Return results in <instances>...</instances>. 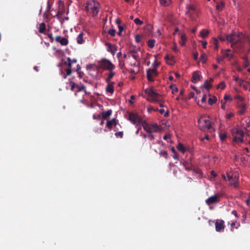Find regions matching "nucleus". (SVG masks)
Segmentation results:
<instances>
[{
	"mask_svg": "<svg viewBox=\"0 0 250 250\" xmlns=\"http://www.w3.org/2000/svg\"><path fill=\"white\" fill-rule=\"evenodd\" d=\"M221 107L223 109H225V105H226V101H223V100H221Z\"/></svg>",
	"mask_w": 250,
	"mask_h": 250,
	"instance_id": "51",
	"label": "nucleus"
},
{
	"mask_svg": "<svg viewBox=\"0 0 250 250\" xmlns=\"http://www.w3.org/2000/svg\"><path fill=\"white\" fill-rule=\"evenodd\" d=\"M158 75L157 69L155 68L153 69H148L146 71V77L148 81L153 82L154 77Z\"/></svg>",
	"mask_w": 250,
	"mask_h": 250,
	"instance_id": "6",
	"label": "nucleus"
},
{
	"mask_svg": "<svg viewBox=\"0 0 250 250\" xmlns=\"http://www.w3.org/2000/svg\"><path fill=\"white\" fill-rule=\"evenodd\" d=\"M233 141L236 143H242L243 142V137L238 136L237 135H234L233 134Z\"/></svg>",
	"mask_w": 250,
	"mask_h": 250,
	"instance_id": "27",
	"label": "nucleus"
},
{
	"mask_svg": "<svg viewBox=\"0 0 250 250\" xmlns=\"http://www.w3.org/2000/svg\"><path fill=\"white\" fill-rule=\"evenodd\" d=\"M109 73L107 77L106 78L105 81L107 83H109L110 80L112 79L113 77L115 75L116 73L113 72V70L109 71Z\"/></svg>",
	"mask_w": 250,
	"mask_h": 250,
	"instance_id": "24",
	"label": "nucleus"
},
{
	"mask_svg": "<svg viewBox=\"0 0 250 250\" xmlns=\"http://www.w3.org/2000/svg\"><path fill=\"white\" fill-rule=\"evenodd\" d=\"M215 229L217 232L223 231L225 229V222L223 220H218L215 223Z\"/></svg>",
	"mask_w": 250,
	"mask_h": 250,
	"instance_id": "9",
	"label": "nucleus"
},
{
	"mask_svg": "<svg viewBox=\"0 0 250 250\" xmlns=\"http://www.w3.org/2000/svg\"><path fill=\"white\" fill-rule=\"evenodd\" d=\"M203 87L207 89H208L211 88V85L208 84V80H207L204 83V85L203 86Z\"/></svg>",
	"mask_w": 250,
	"mask_h": 250,
	"instance_id": "37",
	"label": "nucleus"
},
{
	"mask_svg": "<svg viewBox=\"0 0 250 250\" xmlns=\"http://www.w3.org/2000/svg\"><path fill=\"white\" fill-rule=\"evenodd\" d=\"M235 223L234 222H232L231 224V231H233V228L235 227Z\"/></svg>",
	"mask_w": 250,
	"mask_h": 250,
	"instance_id": "62",
	"label": "nucleus"
},
{
	"mask_svg": "<svg viewBox=\"0 0 250 250\" xmlns=\"http://www.w3.org/2000/svg\"><path fill=\"white\" fill-rule=\"evenodd\" d=\"M55 41L56 42L60 43L62 45H67L68 43V41L66 38H61V37L60 36H58L56 37Z\"/></svg>",
	"mask_w": 250,
	"mask_h": 250,
	"instance_id": "11",
	"label": "nucleus"
},
{
	"mask_svg": "<svg viewBox=\"0 0 250 250\" xmlns=\"http://www.w3.org/2000/svg\"><path fill=\"white\" fill-rule=\"evenodd\" d=\"M117 124V121L115 119H113L112 120L108 121L106 122V126L109 129V130H111L112 128L113 125L116 126Z\"/></svg>",
	"mask_w": 250,
	"mask_h": 250,
	"instance_id": "15",
	"label": "nucleus"
},
{
	"mask_svg": "<svg viewBox=\"0 0 250 250\" xmlns=\"http://www.w3.org/2000/svg\"><path fill=\"white\" fill-rule=\"evenodd\" d=\"M105 45L108 47L107 51L108 52H111V53L112 54V55H114V54H115V53L117 50V46L114 44H112L110 43H109V42L106 43Z\"/></svg>",
	"mask_w": 250,
	"mask_h": 250,
	"instance_id": "10",
	"label": "nucleus"
},
{
	"mask_svg": "<svg viewBox=\"0 0 250 250\" xmlns=\"http://www.w3.org/2000/svg\"><path fill=\"white\" fill-rule=\"evenodd\" d=\"M70 84L71 85L70 90L71 91H74L75 90V88H77V84L74 82H73L72 81H71L70 82Z\"/></svg>",
	"mask_w": 250,
	"mask_h": 250,
	"instance_id": "40",
	"label": "nucleus"
},
{
	"mask_svg": "<svg viewBox=\"0 0 250 250\" xmlns=\"http://www.w3.org/2000/svg\"><path fill=\"white\" fill-rule=\"evenodd\" d=\"M123 134H124L123 131H119L115 133V135L116 137H119L121 138H122L123 137Z\"/></svg>",
	"mask_w": 250,
	"mask_h": 250,
	"instance_id": "45",
	"label": "nucleus"
},
{
	"mask_svg": "<svg viewBox=\"0 0 250 250\" xmlns=\"http://www.w3.org/2000/svg\"><path fill=\"white\" fill-rule=\"evenodd\" d=\"M238 108L239 109L238 113L240 115H242L245 113L246 110V105L243 103H240L238 104Z\"/></svg>",
	"mask_w": 250,
	"mask_h": 250,
	"instance_id": "16",
	"label": "nucleus"
},
{
	"mask_svg": "<svg viewBox=\"0 0 250 250\" xmlns=\"http://www.w3.org/2000/svg\"><path fill=\"white\" fill-rule=\"evenodd\" d=\"M51 9V5L49 4V2H47V8H46V12H50Z\"/></svg>",
	"mask_w": 250,
	"mask_h": 250,
	"instance_id": "57",
	"label": "nucleus"
},
{
	"mask_svg": "<svg viewBox=\"0 0 250 250\" xmlns=\"http://www.w3.org/2000/svg\"><path fill=\"white\" fill-rule=\"evenodd\" d=\"M219 137L222 141H224L227 138V134L226 133H220L219 134Z\"/></svg>",
	"mask_w": 250,
	"mask_h": 250,
	"instance_id": "42",
	"label": "nucleus"
},
{
	"mask_svg": "<svg viewBox=\"0 0 250 250\" xmlns=\"http://www.w3.org/2000/svg\"><path fill=\"white\" fill-rule=\"evenodd\" d=\"M159 154L160 155L162 156V157H164V158H165L166 159H167V157H168V154L167 153V152L166 151H161L160 152H159Z\"/></svg>",
	"mask_w": 250,
	"mask_h": 250,
	"instance_id": "38",
	"label": "nucleus"
},
{
	"mask_svg": "<svg viewBox=\"0 0 250 250\" xmlns=\"http://www.w3.org/2000/svg\"><path fill=\"white\" fill-rule=\"evenodd\" d=\"M225 5V2L223 1L217 2L216 3V8L219 11H222L224 8Z\"/></svg>",
	"mask_w": 250,
	"mask_h": 250,
	"instance_id": "22",
	"label": "nucleus"
},
{
	"mask_svg": "<svg viewBox=\"0 0 250 250\" xmlns=\"http://www.w3.org/2000/svg\"><path fill=\"white\" fill-rule=\"evenodd\" d=\"M152 65L154 66V68L156 69V67L159 66V64L158 62H157L156 60H155L154 63L152 64Z\"/></svg>",
	"mask_w": 250,
	"mask_h": 250,
	"instance_id": "60",
	"label": "nucleus"
},
{
	"mask_svg": "<svg viewBox=\"0 0 250 250\" xmlns=\"http://www.w3.org/2000/svg\"><path fill=\"white\" fill-rule=\"evenodd\" d=\"M201 78L202 76L199 75L198 72L197 71H195L192 74L191 81L192 83H196L198 81H200Z\"/></svg>",
	"mask_w": 250,
	"mask_h": 250,
	"instance_id": "14",
	"label": "nucleus"
},
{
	"mask_svg": "<svg viewBox=\"0 0 250 250\" xmlns=\"http://www.w3.org/2000/svg\"><path fill=\"white\" fill-rule=\"evenodd\" d=\"M173 46L171 47V49L176 53H177L179 51V50L177 48V45H176V42H173Z\"/></svg>",
	"mask_w": 250,
	"mask_h": 250,
	"instance_id": "44",
	"label": "nucleus"
},
{
	"mask_svg": "<svg viewBox=\"0 0 250 250\" xmlns=\"http://www.w3.org/2000/svg\"><path fill=\"white\" fill-rule=\"evenodd\" d=\"M226 39L229 42L232 43V47L241 48L243 43L245 42L246 38L242 33L237 34L233 33L231 35H227Z\"/></svg>",
	"mask_w": 250,
	"mask_h": 250,
	"instance_id": "1",
	"label": "nucleus"
},
{
	"mask_svg": "<svg viewBox=\"0 0 250 250\" xmlns=\"http://www.w3.org/2000/svg\"><path fill=\"white\" fill-rule=\"evenodd\" d=\"M177 148L179 151H181L183 153H184L186 150L185 146L181 144H179L177 145Z\"/></svg>",
	"mask_w": 250,
	"mask_h": 250,
	"instance_id": "29",
	"label": "nucleus"
},
{
	"mask_svg": "<svg viewBox=\"0 0 250 250\" xmlns=\"http://www.w3.org/2000/svg\"><path fill=\"white\" fill-rule=\"evenodd\" d=\"M108 33L112 37H114L116 34V30L114 29H110L108 30Z\"/></svg>",
	"mask_w": 250,
	"mask_h": 250,
	"instance_id": "41",
	"label": "nucleus"
},
{
	"mask_svg": "<svg viewBox=\"0 0 250 250\" xmlns=\"http://www.w3.org/2000/svg\"><path fill=\"white\" fill-rule=\"evenodd\" d=\"M220 195L218 194H215L211 196L207 199L206 200V203L207 205H210L211 204L216 203L219 202Z\"/></svg>",
	"mask_w": 250,
	"mask_h": 250,
	"instance_id": "8",
	"label": "nucleus"
},
{
	"mask_svg": "<svg viewBox=\"0 0 250 250\" xmlns=\"http://www.w3.org/2000/svg\"><path fill=\"white\" fill-rule=\"evenodd\" d=\"M233 134L237 135L239 137H243L244 135V132L243 130L239 129H234L233 130Z\"/></svg>",
	"mask_w": 250,
	"mask_h": 250,
	"instance_id": "20",
	"label": "nucleus"
},
{
	"mask_svg": "<svg viewBox=\"0 0 250 250\" xmlns=\"http://www.w3.org/2000/svg\"><path fill=\"white\" fill-rule=\"evenodd\" d=\"M193 58L195 60H197L198 58V52H195L193 54Z\"/></svg>",
	"mask_w": 250,
	"mask_h": 250,
	"instance_id": "59",
	"label": "nucleus"
},
{
	"mask_svg": "<svg viewBox=\"0 0 250 250\" xmlns=\"http://www.w3.org/2000/svg\"><path fill=\"white\" fill-rule=\"evenodd\" d=\"M213 44L215 46V48L216 49H218L219 46H218V41L217 39L215 38L214 39L213 41Z\"/></svg>",
	"mask_w": 250,
	"mask_h": 250,
	"instance_id": "47",
	"label": "nucleus"
},
{
	"mask_svg": "<svg viewBox=\"0 0 250 250\" xmlns=\"http://www.w3.org/2000/svg\"><path fill=\"white\" fill-rule=\"evenodd\" d=\"M208 34V31L205 29H203L200 32V35L203 38H205L207 37Z\"/></svg>",
	"mask_w": 250,
	"mask_h": 250,
	"instance_id": "28",
	"label": "nucleus"
},
{
	"mask_svg": "<svg viewBox=\"0 0 250 250\" xmlns=\"http://www.w3.org/2000/svg\"><path fill=\"white\" fill-rule=\"evenodd\" d=\"M225 87L226 85L225 83L224 82H221L218 84L217 88L218 89L219 88H221L222 89H224L225 88Z\"/></svg>",
	"mask_w": 250,
	"mask_h": 250,
	"instance_id": "39",
	"label": "nucleus"
},
{
	"mask_svg": "<svg viewBox=\"0 0 250 250\" xmlns=\"http://www.w3.org/2000/svg\"><path fill=\"white\" fill-rule=\"evenodd\" d=\"M207 59V55L206 54H203L200 57V60L203 63H205Z\"/></svg>",
	"mask_w": 250,
	"mask_h": 250,
	"instance_id": "34",
	"label": "nucleus"
},
{
	"mask_svg": "<svg viewBox=\"0 0 250 250\" xmlns=\"http://www.w3.org/2000/svg\"><path fill=\"white\" fill-rule=\"evenodd\" d=\"M210 173L214 178H215L217 176V174L213 170L211 171Z\"/></svg>",
	"mask_w": 250,
	"mask_h": 250,
	"instance_id": "61",
	"label": "nucleus"
},
{
	"mask_svg": "<svg viewBox=\"0 0 250 250\" xmlns=\"http://www.w3.org/2000/svg\"><path fill=\"white\" fill-rule=\"evenodd\" d=\"M132 57L136 60L137 61L138 59V56L134 54L132 55Z\"/></svg>",
	"mask_w": 250,
	"mask_h": 250,
	"instance_id": "63",
	"label": "nucleus"
},
{
	"mask_svg": "<svg viewBox=\"0 0 250 250\" xmlns=\"http://www.w3.org/2000/svg\"><path fill=\"white\" fill-rule=\"evenodd\" d=\"M198 124L199 128L205 131L209 130L211 128V123L208 118L205 117L201 116L198 120Z\"/></svg>",
	"mask_w": 250,
	"mask_h": 250,
	"instance_id": "4",
	"label": "nucleus"
},
{
	"mask_svg": "<svg viewBox=\"0 0 250 250\" xmlns=\"http://www.w3.org/2000/svg\"><path fill=\"white\" fill-rule=\"evenodd\" d=\"M71 73H72V69H71L70 68H67L66 69V74L68 76L70 75L71 74Z\"/></svg>",
	"mask_w": 250,
	"mask_h": 250,
	"instance_id": "52",
	"label": "nucleus"
},
{
	"mask_svg": "<svg viewBox=\"0 0 250 250\" xmlns=\"http://www.w3.org/2000/svg\"><path fill=\"white\" fill-rule=\"evenodd\" d=\"M231 50L229 49L224 51H222V55L223 58H228L229 60L233 58V55L232 54L229 53Z\"/></svg>",
	"mask_w": 250,
	"mask_h": 250,
	"instance_id": "18",
	"label": "nucleus"
},
{
	"mask_svg": "<svg viewBox=\"0 0 250 250\" xmlns=\"http://www.w3.org/2000/svg\"><path fill=\"white\" fill-rule=\"evenodd\" d=\"M83 33H80L78 35V36L77 38V42L78 44L83 43Z\"/></svg>",
	"mask_w": 250,
	"mask_h": 250,
	"instance_id": "30",
	"label": "nucleus"
},
{
	"mask_svg": "<svg viewBox=\"0 0 250 250\" xmlns=\"http://www.w3.org/2000/svg\"><path fill=\"white\" fill-rule=\"evenodd\" d=\"M134 99H135V96L131 95L130 97V100H129V102L130 104H133V100H134Z\"/></svg>",
	"mask_w": 250,
	"mask_h": 250,
	"instance_id": "56",
	"label": "nucleus"
},
{
	"mask_svg": "<svg viewBox=\"0 0 250 250\" xmlns=\"http://www.w3.org/2000/svg\"><path fill=\"white\" fill-rule=\"evenodd\" d=\"M206 101V95H204L201 100L202 103H205Z\"/></svg>",
	"mask_w": 250,
	"mask_h": 250,
	"instance_id": "58",
	"label": "nucleus"
},
{
	"mask_svg": "<svg viewBox=\"0 0 250 250\" xmlns=\"http://www.w3.org/2000/svg\"><path fill=\"white\" fill-rule=\"evenodd\" d=\"M246 202L247 205L250 207V196L248 198V199L246 200Z\"/></svg>",
	"mask_w": 250,
	"mask_h": 250,
	"instance_id": "64",
	"label": "nucleus"
},
{
	"mask_svg": "<svg viewBox=\"0 0 250 250\" xmlns=\"http://www.w3.org/2000/svg\"><path fill=\"white\" fill-rule=\"evenodd\" d=\"M170 88L172 89L173 92H177L178 91V88L175 85H170Z\"/></svg>",
	"mask_w": 250,
	"mask_h": 250,
	"instance_id": "53",
	"label": "nucleus"
},
{
	"mask_svg": "<svg viewBox=\"0 0 250 250\" xmlns=\"http://www.w3.org/2000/svg\"><path fill=\"white\" fill-rule=\"evenodd\" d=\"M118 28H119V31L118 32V35L119 36L121 35V33L122 31H123L124 28L122 26L120 25H118Z\"/></svg>",
	"mask_w": 250,
	"mask_h": 250,
	"instance_id": "48",
	"label": "nucleus"
},
{
	"mask_svg": "<svg viewBox=\"0 0 250 250\" xmlns=\"http://www.w3.org/2000/svg\"><path fill=\"white\" fill-rule=\"evenodd\" d=\"M100 8V3L94 0L89 1L85 7V10L89 12L93 16L97 15Z\"/></svg>",
	"mask_w": 250,
	"mask_h": 250,
	"instance_id": "2",
	"label": "nucleus"
},
{
	"mask_svg": "<svg viewBox=\"0 0 250 250\" xmlns=\"http://www.w3.org/2000/svg\"><path fill=\"white\" fill-rule=\"evenodd\" d=\"M147 137L150 140L152 141L154 139L155 137L154 135L152 134V133H147Z\"/></svg>",
	"mask_w": 250,
	"mask_h": 250,
	"instance_id": "46",
	"label": "nucleus"
},
{
	"mask_svg": "<svg viewBox=\"0 0 250 250\" xmlns=\"http://www.w3.org/2000/svg\"><path fill=\"white\" fill-rule=\"evenodd\" d=\"M145 93L151 98V101L152 102H159L160 107H164V105L162 101V96L158 93L155 92L152 89H146L145 90Z\"/></svg>",
	"mask_w": 250,
	"mask_h": 250,
	"instance_id": "3",
	"label": "nucleus"
},
{
	"mask_svg": "<svg viewBox=\"0 0 250 250\" xmlns=\"http://www.w3.org/2000/svg\"><path fill=\"white\" fill-rule=\"evenodd\" d=\"M138 125H141L143 127L145 130H146L147 132L148 130H149V125L146 121H143L141 118V121L139 123H138Z\"/></svg>",
	"mask_w": 250,
	"mask_h": 250,
	"instance_id": "17",
	"label": "nucleus"
},
{
	"mask_svg": "<svg viewBox=\"0 0 250 250\" xmlns=\"http://www.w3.org/2000/svg\"><path fill=\"white\" fill-rule=\"evenodd\" d=\"M224 100H225L224 101H231L232 100V99L228 95H225L224 97Z\"/></svg>",
	"mask_w": 250,
	"mask_h": 250,
	"instance_id": "49",
	"label": "nucleus"
},
{
	"mask_svg": "<svg viewBox=\"0 0 250 250\" xmlns=\"http://www.w3.org/2000/svg\"><path fill=\"white\" fill-rule=\"evenodd\" d=\"M155 41L154 40H148L147 42V45L150 48H153L154 46Z\"/></svg>",
	"mask_w": 250,
	"mask_h": 250,
	"instance_id": "32",
	"label": "nucleus"
},
{
	"mask_svg": "<svg viewBox=\"0 0 250 250\" xmlns=\"http://www.w3.org/2000/svg\"><path fill=\"white\" fill-rule=\"evenodd\" d=\"M234 116V114L232 112H230L226 115V118L227 119H229Z\"/></svg>",
	"mask_w": 250,
	"mask_h": 250,
	"instance_id": "50",
	"label": "nucleus"
},
{
	"mask_svg": "<svg viewBox=\"0 0 250 250\" xmlns=\"http://www.w3.org/2000/svg\"><path fill=\"white\" fill-rule=\"evenodd\" d=\"M114 83L112 82L110 83H109L106 87V91L108 93H110L112 94L114 91V86H113Z\"/></svg>",
	"mask_w": 250,
	"mask_h": 250,
	"instance_id": "19",
	"label": "nucleus"
},
{
	"mask_svg": "<svg viewBox=\"0 0 250 250\" xmlns=\"http://www.w3.org/2000/svg\"><path fill=\"white\" fill-rule=\"evenodd\" d=\"M217 98L215 96L208 99V103L210 105H212L217 102Z\"/></svg>",
	"mask_w": 250,
	"mask_h": 250,
	"instance_id": "31",
	"label": "nucleus"
},
{
	"mask_svg": "<svg viewBox=\"0 0 250 250\" xmlns=\"http://www.w3.org/2000/svg\"><path fill=\"white\" fill-rule=\"evenodd\" d=\"M141 37L140 36L137 35L135 37V41L137 42H141Z\"/></svg>",
	"mask_w": 250,
	"mask_h": 250,
	"instance_id": "54",
	"label": "nucleus"
},
{
	"mask_svg": "<svg viewBox=\"0 0 250 250\" xmlns=\"http://www.w3.org/2000/svg\"><path fill=\"white\" fill-rule=\"evenodd\" d=\"M187 41V38L186 35L185 34L181 35V37H180V40L179 41V43L182 46H185L186 44Z\"/></svg>",
	"mask_w": 250,
	"mask_h": 250,
	"instance_id": "21",
	"label": "nucleus"
},
{
	"mask_svg": "<svg viewBox=\"0 0 250 250\" xmlns=\"http://www.w3.org/2000/svg\"><path fill=\"white\" fill-rule=\"evenodd\" d=\"M129 120L133 124L138 125V123L140 122L141 118L138 114L134 113H130L128 116Z\"/></svg>",
	"mask_w": 250,
	"mask_h": 250,
	"instance_id": "7",
	"label": "nucleus"
},
{
	"mask_svg": "<svg viewBox=\"0 0 250 250\" xmlns=\"http://www.w3.org/2000/svg\"><path fill=\"white\" fill-rule=\"evenodd\" d=\"M99 67L104 69L108 71L113 70L115 68V65L109 60L103 58L98 62Z\"/></svg>",
	"mask_w": 250,
	"mask_h": 250,
	"instance_id": "5",
	"label": "nucleus"
},
{
	"mask_svg": "<svg viewBox=\"0 0 250 250\" xmlns=\"http://www.w3.org/2000/svg\"><path fill=\"white\" fill-rule=\"evenodd\" d=\"M67 60L68 61V62H65L64 64L67 65L68 68H70L71 69H72V64H71V59L70 58H67Z\"/></svg>",
	"mask_w": 250,
	"mask_h": 250,
	"instance_id": "36",
	"label": "nucleus"
},
{
	"mask_svg": "<svg viewBox=\"0 0 250 250\" xmlns=\"http://www.w3.org/2000/svg\"><path fill=\"white\" fill-rule=\"evenodd\" d=\"M187 9L188 11L186 12V14L191 18L192 15H193L196 12V9L194 6L192 5H189L187 6Z\"/></svg>",
	"mask_w": 250,
	"mask_h": 250,
	"instance_id": "12",
	"label": "nucleus"
},
{
	"mask_svg": "<svg viewBox=\"0 0 250 250\" xmlns=\"http://www.w3.org/2000/svg\"><path fill=\"white\" fill-rule=\"evenodd\" d=\"M134 21L135 23V24L137 25H140L143 24V22L142 21H141L139 18H136L134 20Z\"/></svg>",
	"mask_w": 250,
	"mask_h": 250,
	"instance_id": "43",
	"label": "nucleus"
},
{
	"mask_svg": "<svg viewBox=\"0 0 250 250\" xmlns=\"http://www.w3.org/2000/svg\"><path fill=\"white\" fill-rule=\"evenodd\" d=\"M149 130L147 133H152L153 132H158L161 129V126L157 124H152L149 125Z\"/></svg>",
	"mask_w": 250,
	"mask_h": 250,
	"instance_id": "13",
	"label": "nucleus"
},
{
	"mask_svg": "<svg viewBox=\"0 0 250 250\" xmlns=\"http://www.w3.org/2000/svg\"><path fill=\"white\" fill-rule=\"evenodd\" d=\"M46 29V25L44 22H42L39 25V32L40 33H43Z\"/></svg>",
	"mask_w": 250,
	"mask_h": 250,
	"instance_id": "26",
	"label": "nucleus"
},
{
	"mask_svg": "<svg viewBox=\"0 0 250 250\" xmlns=\"http://www.w3.org/2000/svg\"><path fill=\"white\" fill-rule=\"evenodd\" d=\"M234 99L237 101L238 104L240 103H242L243 101L244 100L243 97L241 96L240 95H236Z\"/></svg>",
	"mask_w": 250,
	"mask_h": 250,
	"instance_id": "35",
	"label": "nucleus"
},
{
	"mask_svg": "<svg viewBox=\"0 0 250 250\" xmlns=\"http://www.w3.org/2000/svg\"><path fill=\"white\" fill-rule=\"evenodd\" d=\"M111 110H108L107 111L102 112V118L103 119H106L111 115Z\"/></svg>",
	"mask_w": 250,
	"mask_h": 250,
	"instance_id": "23",
	"label": "nucleus"
},
{
	"mask_svg": "<svg viewBox=\"0 0 250 250\" xmlns=\"http://www.w3.org/2000/svg\"><path fill=\"white\" fill-rule=\"evenodd\" d=\"M159 1L161 4L163 6H167L172 2V0H159Z\"/></svg>",
	"mask_w": 250,
	"mask_h": 250,
	"instance_id": "25",
	"label": "nucleus"
},
{
	"mask_svg": "<svg viewBox=\"0 0 250 250\" xmlns=\"http://www.w3.org/2000/svg\"><path fill=\"white\" fill-rule=\"evenodd\" d=\"M77 90H76L77 92H80L81 91H84V92H86V91H85V86L83 85H79L77 84Z\"/></svg>",
	"mask_w": 250,
	"mask_h": 250,
	"instance_id": "33",
	"label": "nucleus"
},
{
	"mask_svg": "<svg viewBox=\"0 0 250 250\" xmlns=\"http://www.w3.org/2000/svg\"><path fill=\"white\" fill-rule=\"evenodd\" d=\"M47 36H48V38L50 39V41L51 42H53L54 41V38L53 37L52 34V33L48 34Z\"/></svg>",
	"mask_w": 250,
	"mask_h": 250,
	"instance_id": "55",
	"label": "nucleus"
}]
</instances>
